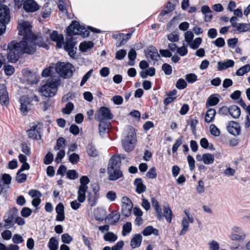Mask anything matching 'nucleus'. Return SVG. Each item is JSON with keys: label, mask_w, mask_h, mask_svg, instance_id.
Wrapping results in <instances>:
<instances>
[{"label": "nucleus", "mask_w": 250, "mask_h": 250, "mask_svg": "<svg viewBox=\"0 0 250 250\" xmlns=\"http://www.w3.org/2000/svg\"><path fill=\"white\" fill-rule=\"evenodd\" d=\"M66 34L67 37L66 38L64 49L71 57L74 58L76 54L74 47L76 42L74 41L73 36L80 34L83 37H86L89 36V32L84 26L81 25L78 21H74L67 28Z\"/></svg>", "instance_id": "nucleus-2"}, {"label": "nucleus", "mask_w": 250, "mask_h": 250, "mask_svg": "<svg viewBox=\"0 0 250 250\" xmlns=\"http://www.w3.org/2000/svg\"><path fill=\"white\" fill-rule=\"evenodd\" d=\"M185 78L188 83H192L197 80V76L195 74L190 73L187 74Z\"/></svg>", "instance_id": "nucleus-49"}, {"label": "nucleus", "mask_w": 250, "mask_h": 250, "mask_svg": "<svg viewBox=\"0 0 250 250\" xmlns=\"http://www.w3.org/2000/svg\"><path fill=\"white\" fill-rule=\"evenodd\" d=\"M187 86V83L182 78L179 79L176 83V87L179 89H183L185 88Z\"/></svg>", "instance_id": "nucleus-53"}, {"label": "nucleus", "mask_w": 250, "mask_h": 250, "mask_svg": "<svg viewBox=\"0 0 250 250\" xmlns=\"http://www.w3.org/2000/svg\"><path fill=\"white\" fill-rule=\"evenodd\" d=\"M42 16L43 19L48 18L51 13V9L48 7L47 6H44L42 8Z\"/></svg>", "instance_id": "nucleus-59"}, {"label": "nucleus", "mask_w": 250, "mask_h": 250, "mask_svg": "<svg viewBox=\"0 0 250 250\" xmlns=\"http://www.w3.org/2000/svg\"><path fill=\"white\" fill-rule=\"evenodd\" d=\"M216 114V110L214 109H209L206 114L205 120L207 123L212 122Z\"/></svg>", "instance_id": "nucleus-35"}, {"label": "nucleus", "mask_w": 250, "mask_h": 250, "mask_svg": "<svg viewBox=\"0 0 250 250\" xmlns=\"http://www.w3.org/2000/svg\"><path fill=\"white\" fill-rule=\"evenodd\" d=\"M53 160V155L51 152H48L44 159V163L46 165H49L52 163Z\"/></svg>", "instance_id": "nucleus-62"}, {"label": "nucleus", "mask_w": 250, "mask_h": 250, "mask_svg": "<svg viewBox=\"0 0 250 250\" xmlns=\"http://www.w3.org/2000/svg\"><path fill=\"white\" fill-rule=\"evenodd\" d=\"M74 108V105L73 104L69 102L67 104H66L64 108H62V112L63 113L66 114H69L72 110Z\"/></svg>", "instance_id": "nucleus-50"}, {"label": "nucleus", "mask_w": 250, "mask_h": 250, "mask_svg": "<svg viewBox=\"0 0 250 250\" xmlns=\"http://www.w3.org/2000/svg\"><path fill=\"white\" fill-rule=\"evenodd\" d=\"M107 173L109 175V179L111 181H115L123 177V174L120 168L107 167Z\"/></svg>", "instance_id": "nucleus-14"}, {"label": "nucleus", "mask_w": 250, "mask_h": 250, "mask_svg": "<svg viewBox=\"0 0 250 250\" xmlns=\"http://www.w3.org/2000/svg\"><path fill=\"white\" fill-rule=\"evenodd\" d=\"M93 71V69H91L89 71H88L83 76V79L81 82V83H80L81 86H83V85H84L85 83L87 82V81L91 76Z\"/></svg>", "instance_id": "nucleus-52"}, {"label": "nucleus", "mask_w": 250, "mask_h": 250, "mask_svg": "<svg viewBox=\"0 0 250 250\" xmlns=\"http://www.w3.org/2000/svg\"><path fill=\"white\" fill-rule=\"evenodd\" d=\"M23 8L27 12H34L39 9V5L34 0H26L22 3Z\"/></svg>", "instance_id": "nucleus-11"}, {"label": "nucleus", "mask_w": 250, "mask_h": 250, "mask_svg": "<svg viewBox=\"0 0 250 250\" xmlns=\"http://www.w3.org/2000/svg\"><path fill=\"white\" fill-rule=\"evenodd\" d=\"M19 35L22 36L20 42H10L8 44L7 58L11 62H17L20 57L24 54H33L36 50V46L46 48L47 45L41 38H37L31 31V26L28 21H23L18 26Z\"/></svg>", "instance_id": "nucleus-1"}, {"label": "nucleus", "mask_w": 250, "mask_h": 250, "mask_svg": "<svg viewBox=\"0 0 250 250\" xmlns=\"http://www.w3.org/2000/svg\"><path fill=\"white\" fill-rule=\"evenodd\" d=\"M146 57L149 60L157 61L160 55L157 49L155 47H151L148 49L147 53L146 54Z\"/></svg>", "instance_id": "nucleus-18"}, {"label": "nucleus", "mask_w": 250, "mask_h": 250, "mask_svg": "<svg viewBox=\"0 0 250 250\" xmlns=\"http://www.w3.org/2000/svg\"><path fill=\"white\" fill-rule=\"evenodd\" d=\"M137 53L136 52V51L134 49H131L129 51L128 57L129 60L131 61L130 62H128V64L130 66H133L134 64V63L133 61L135 60V59L136 58Z\"/></svg>", "instance_id": "nucleus-44"}, {"label": "nucleus", "mask_w": 250, "mask_h": 250, "mask_svg": "<svg viewBox=\"0 0 250 250\" xmlns=\"http://www.w3.org/2000/svg\"><path fill=\"white\" fill-rule=\"evenodd\" d=\"M21 147L23 153L26 155H30L31 153L30 148L26 143H23L21 144Z\"/></svg>", "instance_id": "nucleus-54"}, {"label": "nucleus", "mask_w": 250, "mask_h": 250, "mask_svg": "<svg viewBox=\"0 0 250 250\" xmlns=\"http://www.w3.org/2000/svg\"><path fill=\"white\" fill-rule=\"evenodd\" d=\"M99 130L100 135L103 136L105 134L106 130L108 127L109 123L104 119L99 120Z\"/></svg>", "instance_id": "nucleus-26"}, {"label": "nucleus", "mask_w": 250, "mask_h": 250, "mask_svg": "<svg viewBox=\"0 0 250 250\" xmlns=\"http://www.w3.org/2000/svg\"><path fill=\"white\" fill-rule=\"evenodd\" d=\"M73 66L70 63L59 62L56 64V71L62 77L68 78L73 75Z\"/></svg>", "instance_id": "nucleus-4"}, {"label": "nucleus", "mask_w": 250, "mask_h": 250, "mask_svg": "<svg viewBox=\"0 0 250 250\" xmlns=\"http://www.w3.org/2000/svg\"><path fill=\"white\" fill-rule=\"evenodd\" d=\"M121 164V159L117 156L113 155L109 160L108 167H113L115 168H120Z\"/></svg>", "instance_id": "nucleus-24"}, {"label": "nucleus", "mask_w": 250, "mask_h": 250, "mask_svg": "<svg viewBox=\"0 0 250 250\" xmlns=\"http://www.w3.org/2000/svg\"><path fill=\"white\" fill-rule=\"evenodd\" d=\"M93 46L94 44L92 42H84L80 43L79 48L81 51L85 52L87 49L93 47Z\"/></svg>", "instance_id": "nucleus-38"}, {"label": "nucleus", "mask_w": 250, "mask_h": 250, "mask_svg": "<svg viewBox=\"0 0 250 250\" xmlns=\"http://www.w3.org/2000/svg\"><path fill=\"white\" fill-rule=\"evenodd\" d=\"M4 70L6 75L11 76L14 72L15 69L12 65H7L4 66Z\"/></svg>", "instance_id": "nucleus-61"}, {"label": "nucleus", "mask_w": 250, "mask_h": 250, "mask_svg": "<svg viewBox=\"0 0 250 250\" xmlns=\"http://www.w3.org/2000/svg\"><path fill=\"white\" fill-rule=\"evenodd\" d=\"M95 118L96 120L102 119H104V120H110L113 118V115L109 108L105 106H102L96 112Z\"/></svg>", "instance_id": "nucleus-9"}, {"label": "nucleus", "mask_w": 250, "mask_h": 250, "mask_svg": "<svg viewBox=\"0 0 250 250\" xmlns=\"http://www.w3.org/2000/svg\"><path fill=\"white\" fill-rule=\"evenodd\" d=\"M16 216V211L15 209H12L8 211L4 216V227L9 229L14 225Z\"/></svg>", "instance_id": "nucleus-10"}, {"label": "nucleus", "mask_w": 250, "mask_h": 250, "mask_svg": "<svg viewBox=\"0 0 250 250\" xmlns=\"http://www.w3.org/2000/svg\"><path fill=\"white\" fill-rule=\"evenodd\" d=\"M122 213L125 217H129L131 213L133 208V204L130 199L124 196L122 198Z\"/></svg>", "instance_id": "nucleus-8"}, {"label": "nucleus", "mask_w": 250, "mask_h": 250, "mask_svg": "<svg viewBox=\"0 0 250 250\" xmlns=\"http://www.w3.org/2000/svg\"><path fill=\"white\" fill-rule=\"evenodd\" d=\"M209 250H219V243L214 241L212 240L208 243Z\"/></svg>", "instance_id": "nucleus-64"}, {"label": "nucleus", "mask_w": 250, "mask_h": 250, "mask_svg": "<svg viewBox=\"0 0 250 250\" xmlns=\"http://www.w3.org/2000/svg\"><path fill=\"white\" fill-rule=\"evenodd\" d=\"M250 23H238L237 26H236V30L241 32H246L250 30Z\"/></svg>", "instance_id": "nucleus-40"}, {"label": "nucleus", "mask_w": 250, "mask_h": 250, "mask_svg": "<svg viewBox=\"0 0 250 250\" xmlns=\"http://www.w3.org/2000/svg\"><path fill=\"white\" fill-rule=\"evenodd\" d=\"M66 144V141L65 139L62 137H59L57 140L56 145L54 146V149L55 150H59L61 148L63 149L65 146Z\"/></svg>", "instance_id": "nucleus-31"}, {"label": "nucleus", "mask_w": 250, "mask_h": 250, "mask_svg": "<svg viewBox=\"0 0 250 250\" xmlns=\"http://www.w3.org/2000/svg\"><path fill=\"white\" fill-rule=\"evenodd\" d=\"M246 237L245 233L242 229L238 227H234L232 229V232L230 235V238L232 240H242Z\"/></svg>", "instance_id": "nucleus-15"}, {"label": "nucleus", "mask_w": 250, "mask_h": 250, "mask_svg": "<svg viewBox=\"0 0 250 250\" xmlns=\"http://www.w3.org/2000/svg\"><path fill=\"white\" fill-rule=\"evenodd\" d=\"M41 128L38 125H34L31 127L30 129L27 130L28 137L34 140L41 139Z\"/></svg>", "instance_id": "nucleus-12"}, {"label": "nucleus", "mask_w": 250, "mask_h": 250, "mask_svg": "<svg viewBox=\"0 0 250 250\" xmlns=\"http://www.w3.org/2000/svg\"><path fill=\"white\" fill-rule=\"evenodd\" d=\"M86 150L88 154L90 156L95 157L98 155V150L92 144H89L87 145Z\"/></svg>", "instance_id": "nucleus-39"}, {"label": "nucleus", "mask_w": 250, "mask_h": 250, "mask_svg": "<svg viewBox=\"0 0 250 250\" xmlns=\"http://www.w3.org/2000/svg\"><path fill=\"white\" fill-rule=\"evenodd\" d=\"M212 43L218 47H222L225 44L224 39L221 37L218 38L215 40L212 41Z\"/></svg>", "instance_id": "nucleus-51"}, {"label": "nucleus", "mask_w": 250, "mask_h": 250, "mask_svg": "<svg viewBox=\"0 0 250 250\" xmlns=\"http://www.w3.org/2000/svg\"><path fill=\"white\" fill-rule=\"evenodd\" d=\"M142 234L144 236H148L152 234L155 236H158L159 235V231L157 229L153 228L152 226H149L143 230Z\"/></svg>", "instance_id": "nucleus-29"}, {"label": "nucleus", "mask_w": 250, "mask_h": 250, "mask_svg": "<svg viewBox=\"0 0 250 250\" xmlns=\"http://www.w3.org/2000/svg\"><path fill=\"white\" fill-rule=\"evenodd\" d=\"M60 84L59 77L49 79L43 85L40 91L42 95L46 97H53L56 93L57 87Z\"/></svg>", "instance_id": "nucleus-3"}, {"label": "nucleus", "mask_w": 250, "mask_h": 250, "mask_svg": "<svg viewBox=\"0 0 250 250\" xmlns=\"http://www.w3.org/2000/svg\"><path fill=\"white\" fill-rule=\"evenodd\" d=\"M234 62L232 60H228L225 62H218L217 63V69L218 70L226 69L229 67H232Z\"/></svg>", "instance_id": "nucleus-25"}, {"label": "nucleus", "mask_w": 250, "mask_h": 250, "mask_svg": "<svg viewBox=\"0 0 250 250\" xmlns=\"http://www.w3.org/2000/svg\"><path fill=\"white\" fill-rule=\"evenodd\" d=\"M132 33H128L126 34H124L121 38V41L118 43H117L116 46L117 47H120L124 45L131 38Z\"/></svg>", "instance_id": "nucleus-43"}, {"label": "nucleus", "mask_w": 250, "mask_h": 250, "mask_svg": "<svg viewBox=\"0 0 250 250\" xmlns=\"http://www.w3.org/2000/svg\"><path fill=\"white\" fill-rule=\"evenodd\" d=\"M182 229L180 232V235H184L189 229V223L186 217H184L182 222Z\"/></svg>", "instance_id": "nucleus-37"}, {"label": "nucleus", "mask_w": 250, "mask_h": 250, "mask_svg": "<svg viewBox=\"0 0 250 250\" xmlns=\"http://www.w3.org/2000/svg\"><path fill=\"white\" fill-rule=\"evenodd\" d=\"M35 101L36 102L39 101V98L36 95H24L22 96L21 99V112L25 115L29 111L32 102Z\"/></svg>", "instance_id": "nucleus-7"}, {"label": "nucleus", "mask_w": 250, "mask_h": 250, "mask_svg": "<svg viewBox=\"0 0 250 250\" xmlns=\"http://www.w3.org/2000/svg\"><path fill=\"white\" fill-rule=\"evenodd\" d=\"M182 137H180L178 139L176 140L175 143L173 145L172 147V151L173 153H175L177 152L178 147L182 145Z\"/></svg>", "instance_id": "nucleus-56"}, {"label": "nucleus", "mask_w": 250, "mask_h": 250, "mask_svg": "<svg viewBox=\"0 0 250 250\" xmlns=\"http://www.w3.org/2000/svg\"><path fill=\"white\" fill-rule=\"evenodd\" d=\"M157 172L155 167H151L146 173V176L150 179H154L157 177Z\"/></svg>", "instance_id": "nucleus-55"}, {"label": "nucleus", "mask_w": 250, "mask_h": 250, "mask_svg": "<svg viewBox=\"0 0 250 250\" xmlns=\"http://www.w3.org/2000/svg\"><path fill=\"white\" fill-rule=\"evenodd\" d=\"M59 246L58 240L54 237H51L48 243V247L49 250H57Z\"/></svg>", "instance_id": "nucleus-33"}, {"label": "nucleus", "mask_w": 250, "mask_h": 250, "mask_svg": "<svg viewBox=\"0 0 250 250\" xmlns=\"http://www.w3.org/2000/svg\"><path fill=\"white\" fill-rule=\"evenodd\" d=\"M52 41L56 42V48H62L64 43V38L62 34H59L57 31H53L50 35Z\"/></svg>", "instance_id": "nucleus-13"}, {"label": "nucleus", "mask_w": 250, "mask_h": 250, "mask_svg": "<svg viewBox=\"0 0 250 250\" xmlns=\"http://www.w3.org/2000/svg\"><path fill=\"white\" fill-rule=\"evenodd\" d=\"M62 241L65 244H69L72 241V237L68 233H64L61 236Z\"/></svg>", "instance_id": "nucleus-57"}, {"label": "nucleus", "mask_w": 250, "mask_h": 250, "mask_svg": "<svg viewBox=\"0 0 250 250\" xmlns=\"http://www.w3.org/2000/svg\"><path fill=\"white\" fill-rule=\"evenodd\" d=\"M134 185L136 187V191L139 193L141 194L146 191V187L143 184L142 180L141 179L138 178L135 179L134 181Z\"/></svg>", "instance_id": "nucleus-28"}, {"label": "nucleus", "mask_w": 250, "mask_h": 250, "mask_svg": "<svg viewBox=\"0 0 250 250\" xmlns=\"http://www.w3.org/2000/svg\"><path fill=\"white\" fill-rule=\"evenodd\" d=\"M162 68L166 75H169L172 73V67L169 64L167 63H166L163 64Z\"/></svg>", "instance_id": "nucleus-60"}, {"label": "nucleus", "mask_w": 250, "mask_h": 250, "mask_svg": "<svg viewBox=\"0 0 250 250\" xmlns=\"http://www.w3.org/2000/svg\"><path fill=\"white\" fill-rule=\"evenodd\" d=\"M10 21L9 8L5 5L0 6V30L1 34L4 33L6 29V25Z\"/></svg>", "instance_id": "nucleus-6"}, {"label": "nucleus", "mask_w": 250, "mask_h": 250, "mask_svg": "<svg viewBox=\"0 0 250 250\" xmlns=\"http://www.w3.org/2000/svg\"><path fill=\"white\" fill-rule=\"evenodd\" d=\"M21 172L18 170L17 173L16 181L19 183H23L27 178L26 175L24 173H21Z\"/></svg>", "instance_id": "nucleus-47"}, {"label": "nucleus", "mask_w": 250, "mask_h": 250, "mask_svg": "<svg viewBox=\"0 0 250 250\" xmlns=\"http://www.w3.org/2000/svg\"><path fill=\"white\" fill-rule=\"evenodd\" d=\"M151 201L152 206L155 209L156 216L157 219L159 220H161L163 219V215L162 212V208L159 206V202L154 197L151 198Z\"/></svg>", "instance_id": "nucleus-19"}, {"label": "nucleus", "mask_w": 250, "mask_h": 250, "mask_svg": "<svg viewBox=\"0 0 250 250\" xmlns=\"http://www.w3.org/2000/svg\"><path fill=\"white\" fill-rule=\"evenodd\" d=\"M229 115L233 118H239L241 114L240 108L236 105H232L229 107Z\"/></svg>", "instance_id": "nucleus-27"}, {"label": "nucleus", "mask_w": 250, "mask_h": 250, "mask_svg": "<svg viewBox=\"0 0 250 250\" xmlns=\"http://www.w3.org/2000/svg\"><path fill=\"white\" fill-rule=\"evenodd\" d=\"M79 160L80 157L79 155L75 153L71 154L69 157V160L72 164H77L79 161Z\"/></svg>", "instance_id": "nucleus-58"}, {"label": "nucleus", "mask_w": 250, "mask_h": 250, "mask_svg": "<svg viewBox=\"0 0 250 250\" xmlns=\"http://www.w3.org/2000/svg\"><path fill=\"white\" fill-rule=\"evenodd\" d=\"M228 132L234 136L238 135L240 133V126L238 123L231 121L227 126Z\"/></svg>", "instance_id": "nucleus-17"}, {"label": "nucleus", "mask_w": 250, "mask_h": 250, "mask_svg": "<svg viewBox=\"0 0 250 250\" xmlns=\"http://www.w3.org/2000/svg\"><path fill=\"white\" fill-rule=\"evenodd\" d=\"M214 157L213 155L209 153H206L202 156V160L206 165L212 164L214 162Z\"/></svg>", "instance_id": "nucleus-36"}, {"label": "nucleus", "mask_w": 250, "mask_h": 250, "mask_svg": "<svg viewBox=\"0 0 250 250\" xmlns=\"http://www.w3.org/2000/svg\"><path fill=\"white\" fill-rule=\"evenodd\" d=\"M94 215L96 220L101 221L106 216V211L104 209L98 208L94 212Z\"/></svg>", "instance_id": "nucleus-32"}, {"label": "nucleus", "mask_w": 250, "mask_h": 250, "mask_svg": "<svg viewBox=\"0 0 250 250\" xmlns=\"http://www.w3.org/2000/svg\"><path fill=\"white\" fill-rule=\"evenodd\" d=\"M202 41V39L201 38H196L194 41L192 40L189 45L192 49H196L201 44Z\"/></svg>", "instance_id": "nucleus-46"}, {"label": "nucleus", "mask_w": 250, "mask_h": 250, "mask_svg": "<svg viewBox=\"0 0 250 250\" xmlns=\"http://www.w3.org/2000/svg\"><path fill=\"white\" fill-rule=\"evenodd\" d=\"M132 229V225L130 222H127L123 226L122 235L126 236L129 234Z\"/></svg>", "instance_id": "nucleus-45"}, {"label": "nucleus", "mask_w": 250, "mask_h": 250, "mask_svg": "<svg viewBox=\"0 0 250 250\" xmlns=\"http://www.w3.org/2000/svg\"><path fill=\"white\" fill-rule=\"evenodd\" d=\"M88 188L80 186L78 191V200L80 203H83L85 200V193Z\"/></svg>", "instance_id": "nucleus-30"}, {"label": "nucleus", "mask_w": 250, "mask_h": 250, "mask_svg": "<svg viewBox=\"0 0 250 250\" xmlns=\"http://www.w3.org/2000/svg\"><path fill=\"white\" fill-rule=\"evenodd\" d=\"M143 237L140 234H136L133 236L130 241V246L132 249L138 248L140 246Z\"/></svg>", "instance_id": "nucleus-23"}, {"label": "nucleus", "mask_w": 250, "mask_h": 250, "mask_svg": "<svg viewBox=\"0 0 250 250\" xmlns=\"http://www.w3.org/2000/svg\"><path fill=\"white\" fill-rule=\"evenodd\" d=\"M67 177L71 180H75L79 177L78 173L75 170H69L66 173Z\"/></svg>", "instance_id": "nucleus-48"}, {"label": "nucleus", "mask_w": 250, "mask_h": 250, "mask_svg": "<svg viewBox=\"0 0 250 250\" xmlns=\"http://www.w3.org/2000/svg\"><path fill=\"white\" fill-rule=\"evenodd\" d=\"M117 236L112 232H108L105 233L104 236V239L105 241L115 242L117 239Z\"/></svg>", "instance_id": "nucleus-42"}, {"label": "nucleus", "mask_w": 250, "mask_h": 250, "mask_svg": "<svg viewBox=\"0 0 250 250\" xmlns=\"http://www.w3.org/2000/svg\"><path fill=\"white\" fill-rule=\"evenodd\" d=\"M220 95L218 94H214L210 95L207 99L206 107L214 106L219 102Z\"/></svg>", "instance_id": "nucleus-22"}, {"label": "nucleus", "mask_w": 250, "mask_h": 250, "mask_svg": "<svg viewBox=\"0 0 250 250\" xmlns=\"http://www.w3.org/2000/svg\"><path fill=\"white\" fill-rule=\"evenodd\" d=\"M120 217V213L116 211H113L106 215L105 219L110 221L111 225H114L119 221Z\"/></svg>", "instance_id": "nucleus-20"}, {"label": "nucleus", "mask_w": 250, "mask_h": 250, "mask_svg": "<svg viewBox=\"0 0 250 250\" xmlns=\"http://www.w3.org/2000/svg\"><path fill=\"white\" fill-rule=\"evenodd\" d=\"M201 11L205 15V21L207 22L210 21L212 19V11L209 7L207 5L201 7Z\"/></svg>", "instance_id": "nucleus-21"}, {"label": "nucleus", "mask_w": 250, "mask_h": 250, "mask_svg": "<svg viewBox=\"0 0 250 250\" xmlns=\"http://www.w3.org/2000/svg\"><path fill=\"white\" fill-rule=\"evenodd\" d=\"M126 54V52L124 49H121L116 53L115 59L121 60L124 59Z\"/></svg>", "instance_id": "nucleus-63"}, {"label": "nucleus", "mask_w": 250, "mask_h": 250, "mask_svg": "<svg viewBox=\"0 0 250 250\" xmlns=\"http://www.w3.org/2000/svg\"><path fill=\"white\" fill-rule=\"evenodd\" d=\"M9 96L6 86L0 84V103L1 104H6L9 103Z\"/></svg>", "instance_id": "nucleus-16"}, {"label": "nucleus", "mask_w": 250, "mask_h": 250, "mask_svg": "<svg viewBox=\"0 0 250 250\" xmlns=\"http://www.w3.org/2000/svg\"><path fill=\"white\" fill-rule=\"evenodd\" d=\"M136 138L134 130L130 129L125 138L122 139V146L124 150L126 152L132 150L134 147V144Z\"/></svg>", "instance_id": "nucleus-5"}, {"label": "nucleus", "mask_w": 250, "mask_h": 250, "mask_svg": "<svg viewBox=\"0 0 250 250\" xmlns=\"http://www.w3.org/2000/svg\"><path fill=\"white\" fill-rule=\"evenodd\" d=\"M163 217H165L168 223H171L172 217V212L168 207L165 206L164 207Z\"/></svg>", "instance_id": "nucleus-34"}, {"label": "nucleus", "mask_w": 250, "mask_h": 250, "mask_svg": "<svg viewBox=\"0 0 250 250\" xmlns=\"http://www.w3.org/2000/svg\"><path fill=\"white\" fill-rule=\"evenodd\" d=\"M250 71V65L249 64H246L244 66L240 67L236 72V75L239 76L244 75L245 74L249 72Z\"/></svg>", "instance_id": "nucleus-41"}]
</instances>
